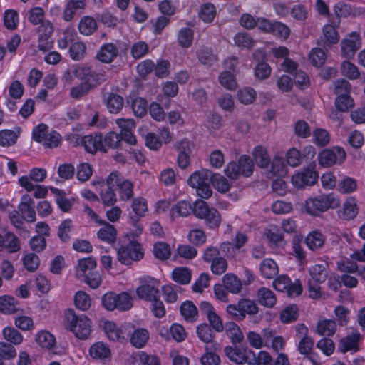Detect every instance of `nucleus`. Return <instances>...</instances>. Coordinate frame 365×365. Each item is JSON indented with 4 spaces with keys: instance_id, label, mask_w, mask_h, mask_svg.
<instances>
[{
    "instance_id": "obj_1",
    "label": "nucleus",
    "mask_w": 365,
    "mask_h": 365,
    "mask_svg": "<svg viewBox=\"0 0 365 365\" xmlns=\"http://www.w3.org/2000/svg\"><path fill=\"white\" fill-rule=\"evenodd\" d=\"M211 177L212 174L208 170H197L189 177L187 184L195 188L197 194L204 199L209 198L212 194L210 182L220 192L225 193L230 190V183L224 176L217 175Z\"/></svg>"
},
{
    "instance_id": "obj_2",
    "label": "nucleus",
    "mask_w": 365,
    "mask_h": 365,
    "mask_svg": "<svg viewBox=\"0 0 365 365\" xmlns=\"http://www.w3.org/2000/svg\"><path fill=\"white\" fill-rule=\"evenodd\" d=\"M64 326L79 339H86L91 333V319L83 314L77 315L71 309L65 310Z\"/></svg>"
},
{
    "instance_id": "obj_3",
    "label": "nucleus",
    "mask_w": 365,
    "mask_h": 365,
    "mask_svg": "<svg viewBox=\"0 0 365 365\" xmlns=\"http://www.w3.org/2000/svg\"><path fill=\"white\" fill-rule=\"evenodd\" d=\"M339 205V200L334 194L321 195L309 197L305 201V211L313 216H318L322 212L330 208H335Z\"/></svg>"
},
{
    "instance_id": "obj_4",
    "label": "nucleus",
    "mask_w": 365,
    "mask_h": 365,
    "mask_svg": "<svg viewBox=\"0 0 365 365\" xmlns=\"http://www.w3.org/2000/svg\"><path fill=\"white\" fill-rule=\"evenodd\" d=\"M192 212L199 219L205 220L207 227L211 230L217 229L221 223V215L217 209L210 207L202 200H197L194 202Z\"/></svg>"
},
{
    "instance_id": "obj_5",
    "label": "nucleus",
    "mask_w": 365,
    "mask_h": 365,
    "mask_svg": "<svg viewBox=\"0 0 365 365\" xmlns=\"http://www.w3.org/2000/svg\"><path fill=\"white\" fill-rule=\"evenodd\" d=\"M226 312L235 321H242L246 315H255L258 313L257 304L248 298H241L237 304H230L227 306Z\"/></svg>"
},
{
    "instance_id": "obj_6",
    "label": "nucleus",
    "mask_w": 365,
    "mask_h": 365,
    "mask_svg": "<svg viewBox=\"0 0 365 365\" xmlns=\"http://www.w3.org/2000/svg\"><path fill=\"white\" fill-rule=\"evenodd\" d=\"M254 164L249 155H242L237 161L230 162L225 168V175L235 180L239 176L250 177L253 173Z\"/></svg>"
},
{
    "instance_id": "obj_7",
    "label": "nucleus",
    "mask_w": 365,
    "mask_h": 365,
    "mask_svg": "<svg viewBox=\"0 0 365 365\" xmlns=\"http://www.w3.org/2000/svg\"><path fill=\"white\" fill-rule=\"evenodd\" d=\"M334 89V93L336 95L334 104L338 110L344 112L354 106V101L350 95L351 86L348 81L337 80Z\"/></svg>"
},
{
    "instance_id": "obj_8",
    "label": "nucleus",
    "mask_w": 365,
    "mask_h": 365,
    "mask_svg": "<svg viewBox=\"0 0 365 365\" xmlns=\"http://www.w3.org/2000/svg\"><path fill=\"white\" fill-rule=\"evenodd\" d=\"M102 304L108 311L118 309L126 311L133 306L132 297L127 292L115 294V292H107L102 297Z\"/></svg>"
},
{
    "instance_id": "obj_9",
    "label": "nucleus",
    "mask_w": 365,
    "mask_h": 365,
    "mask_svg": "<svg viewBox=\"0 0 365 365\" xmlns=\"http://www.w3.org/2000/svg\"><path fill=\"white\" fill-rule=\"evenodd\" d=\"M118 261L125 265H130L133 262L143 259L144 252L142 245L136 240H130L127 245H121L117 252Z\"/></svg>"
},
{
    "instance_id": "obj_10",
    "label": "nucleus",
    "mask_w": 365,
    "mask_h": 365,
    "mask_svg": "<svg viewBox=\"0 0 365 365\" xmlns=\"http://www.w3.org/2000/svg\"><path fill=\"white\" fill-rule=\"evenodd\" d=\"M319 174L316 170L314 162L304 167L301 171L294 173L291 178V182L297 188H304L306 186L314 185L318 180Z\"/></svg>"
},
{
    "instance_id": "obj_11",
    "label": "nucleus",
    "mask_w": 365,
    "mask_h": 365,
    "mask_svg": "<svg viewBox=\"0 0 365 365\" xmlns=\"http://www.w3.org/2000/svg\"><path fill=\"white\" fill-rule=\"evenodd\" d=\"M73 75L83 83L93 88L103 81L104 75L91 66H81L76 67Z\"/></svg>"
},
{
    "instance_id": "obj_12",
    "label": "nucleus",
    "mask_w": 365,
    "mask_h": 365,
    "mask_svg": "<svg viewBox=\"0 0 365 365\" xmlns=\"http://www.w3.org/2000/svg\"><path fill=\"white\" fill-rule=\"evenodd\" d=\"M107 184L118 187L120 199L127 201L133 196V183L129 180H124L118 172H112L107 178Z\"/></svg>"
},
{
    "instance_id": "obj_13",
    "label": "nucleus",
    "mask_w": 365,
    "mask_h": 365,
    "mask_svg": "<svg viewBox=\"0 0 365 365\" xmlns=\"http://www.w3.org/2000/svg\"><path fill=\"white\" fill-rule=\"evenodd\" d=\"M76 138V145L83 146L87 153L94 154L98 151L107 152V149L104 148L103 135L101 133L86 135L81 139L78 136Z\"/></svg>"
},
{
    "instance_id": "obj_14",
    "label": "nucleus",
    "mask_w": 365,
    "mask_h": 365,
    "mask_svg": "<svg viewBox=\"0 0 365 365\" xmlns=\"http://www.w3.org/2000/svg\"><path fill=\"white\" fill-rule=\"evenodd\" d=\"M346 158V153L342 148L336 146L331 149H324L318 155L320 165L330 167L336 163H342Z\"/></svg>"
},
{
    "instance_id": "obj_15",
    "label": "nucleus",
    "mask_w": 365,
    "mask_h": 365,
    "mask_svg": "<svg viewBox=\"0 0 365 365\" xmlns=\"http://www.w3.org/2000/svg\"><path fill=\"white\" fill-rule=\"evenodd\" d=\"M159 286L158 280L154 278L150 279L148 282L142 283L136 289V294L140 299L150 302L160 297Z\"/></svg>"
},
{
    "instance_id": "obj_16",
    "label": "nucleus",
    "mask_w": 365,
    "mask_h": 365,
    "mask_svg": "<svg viewBox=\"0 0 365 365\" xmlns=\"http://www.w3.org/2000/svg\"><path fill=\"white\" fill-rule=\"evenodd\" d=\"M196 333L198 338L205 343V350L218 351L220 349V344L213 341L215 337L213 329L208 324L205 322L200 324L197 327Z\"/></svg>"
},
{
    "instance_id": "obj_17",
    "label": "nucleus",
    "mask_w": 365,
    "mask_h": 365,
    "mask_svg": "<svg viewBox=\"0 0 365 365\" xmlns=\"http://www.w3.org/2000/svg\"><path fill=\"white\" fill-rule=\"evenodd\" d=\"M116 123L120 128L119 136L120 143L123 140L129 145H135L136 138L132 130L135 128V124L131 119H118Z\"/></svg>"
},
{
    "instance_id": "obj_18",
    "label": "nucleus",
    "mask_w": 365,
    "mask_h": 365,
    "mask_svg": "<svg viewBox=\"0 0 365 365\" xmlns=\"http://www.w3.org/2000/svg\"><path fill=\"white\" fill-rule=\"evenodd\" d=\"M360 35L356 32H352L349 38L343 39L341 43V53L346 58L354 56L357 50L360 48Z\"/></svg>"
},
{
    "instance_id": "obj_19",
    "label": "nucleus",
    "mask_w": 365,
    "mask_h": 365,
    "mask_svg": "<svg viewBox=\"0 0 365 365\" xmlns=\"http://www.w3.org/2000/svg\"><path fill=\"white\" fill-rule=\"evenodd\" d=\"M86 6V0H68L63 9V19L66 22H71L74 19L77 12L84 10Z\"/></svg>"
},
{
    "instance_id": "obj_20",
    "label": "nucleus",
    "mask_w": 365,
    "mask_h": 365,
    "mask_svg": "<svg viewBox=\"0 0 365 365\" xmlns=\"http://www.w3.org/2000/svg\"><path fill=\"white\" fill-rule=\"evenodd\" d=\"M128 103L130 105L132 110L136 117L145 116L148 110V103L145 98L136 95H130L127 99Z\"/></svg>"
},
{
    "instance_id": "obj_21",
    "label": "nucleus",
    "mask_w": 365,
    "mask_h": 365,
    "mask_svg": "<svg viewBox=\"0 0 365 365\" xmlns=\"http://www.w3.org/2000/svg\"><path fill=\"white\" fill-rule=\"evenodd\" d=\"M226 355L233 361L238 364H244L245 363L249 364V361L251 359L250 357L252 354L249 353V351L246 349H241L238 347H232L227 346L225 349Z\"/></svg>"
},
{
    "instance_id": "obj_22",
    "label": "nucleus",
    "mask_w": 365,
    "mask_h": 365,
    "mask_svg": "<svg viewBox=\"0 0 365 365\" xmlns=\"http://www.w3.org/2000/svg\"><path fill=\"white\" fill-rule=\"evenodd\" d=\"M118 49L113 43L103 44L97 54V58L105 63L112 62L118 56Z\"/></svg>"
},
{
    "instance_id": "obj_23",
    "label": "nucleus",
    "mask_w": 365,
    "mask_h": 365,
    "mask_svg": "<svg viewBox=\"0 0 365 365\" xmlns=\"http://www.w3.org/2000/svg\"><path fill=\"white\" fill-rule=\"evenodd\" d=\"M89 354L93 359L104 360L110 359L111 352L109 346L106 344L102 341H98L91 346Z\"/></svg>"
},
{
    "instance_id": "obj_24",
    "label": "nucleus",
    "mask_w": 365,
    "mask_h": 365,
    "mask_svg": "<svg viewBox=\"0 0 365 365\" xmlns=\"http://www.w3.org/2000/svg\"><path fill=\"white\" fill-rule=\"evenodd\" d=\"M51 192L55 195L58 208L63 212H69L73 206V198L66 197V192L63 190L53 187Z\"/></svg>"
},
{
    "instance_id": "obj_25",
    "label": "nucleus",
    "mask_w": 365,
    "mask_h": 365,
    "mask_svg": "<svg viewBox=\"0 0 365 365\" xmlns=\"http://www.w3.org/2000/svg\"><path fill=\"white\" fill-rule=\"evenodd\" d=\"M180 312L186 322H194L198 319V309L192 301L186 300L182 302L180 307Z\"/></svg>"
},
{
    "instance_id": "obj_26",
    "label": "nucleus",
    "mask_w": 365,
    "mask_h": 365,
    "mask_svg": "<svg viewBox=\"0 0 365 365\" xmlns=\"http://www.w3.org/2000/svg\"><path fill=\"white\" fill-rule=\"evenodd\" d=\"M257 296L259 303L265 307L272 308L277 303L275 294L269 288H259L257 291Z\"/></svg>"
},
{
    "instance_id": "obj_27",
    "label": "nucleus",
    "mask_w": 365,
    "mask_h": 365,
    "mask_svg": "<svg viewBox=\"0 0 365 365\" xmlns=\"http://www.w3.org/2000/svg\"><path fill=\"white\" fill-rule=\"evenodd\" d=\"M222 282L225 289L232 294H238L242 289V282L235 274H225L222 278Z\"/></svg>"
},
{
    "instance_id": "obj_28",
    "label": "nucleus",
    "mask_w": 365,
    "mask_h": 365,
    "mask_svg": "<svg viewBox=\"0 0 365 365\" xmlns=\"http://www.w3.org/2000/svg\"><path fill=\"white\" fill-rule=\"evenodd\" d=\"M252 157L259 168H265L270 164V157L268 151L262 145H257L253 148Z\"/></svg>"
},
{
    "instance_id": "obj_29",
    "label": "nucleus",
    "mask_w": 365,
    "mask_h": 365,
    "mask_svg": "<svg viewBox=\"0 0 365 365\" xmlns=\"http://www.w3.org/2000/svg\"><path fill=\"white\" fill-rule=\"evenodd\" d=\"M21 132L20 127H16V130L10 129L0 130V145L4 147L14 145L17 142Z\"/></svg>"
},
{
    "instance_id": "obj_30",
    "label": "nucleus",
    "mask_w": 365,
    "mask_h": 365,
    "mask_svg": "<svg viewBox=\"0 0 365 365\" xmlns=\"http://www.w3.org/2000/svg\"><path fill=\"white\" fill-rule=\"evenodd\" d=\"M17 299L11 295L5 294L0 297V312L10 314L19 310Z\"/></svg>"
},
{
    "instance_id": "obj_31",
    "label": "nucleus",
    "mask_w": 365,
    "mask_h": 365,
    "mask_svg": "<svg viewBox=\"0 0 365 365\" xmlns=\"http://www.w3.org/2000/svg\"><path fill=\"white\" fill-rule=\"evenodd\" d=\"M98 26L96 19L91 16H83L78 23L79 33L83 36H90L97 30Z\"/></svg>"
},
{
    "instance_id": "obj_32",
    "label": "nucleus",
    "mask_w": 365,
    "mask_h": 365,
    "mask_svg": "<svg viewBox=\"0 0 365 365\" xmlns=\"http://www.w3.org/2000/svg\"><path fill=\"white\" fill-rule=\"evenodd\" d=\"M259 270L264 278L271 279L278 274V266L274 260L266 258L261 262Z\"/></svg>"
},
{
    "instance_id": "obj_33",
    "label": "nucleus",
    "mask_w": 365,
    "mask_h": 365,
    "mask_svg": "<svg viewBox=\"0 0 365 365\" xmlns=\"http://www.w3.org/2000/svg\"><path fill=\"white\" fill-rule=\"evenodd\" d=\"M149 337V331L146 329L138 328L131 334L130 341L132 346L140 349L145 346Z\"/></svg>"
},
{
    "instance_id": "obj_34",
    "label": "nucleus",
    "mask_w": 365,
    "mask_h": 365,
    "mask_svg": "<svg viewBox=\"0 0 365 365\" xmlns=\"http://www.w3.org/2000/svg\"><path fill=\"white\" fill-rule=\"evenodd\" d=\"M103 227L97 232L98 237L106 242L112 243L115 241L117 231L114 225L106 222L104 220Z\"/></svg>"
},
{
    "instance_id": "obj_35",
    "label": "nucleus",
    "mask_w": 365,
    "mask_h": 365,
    "mask_svg": "<svg viewBox=\"0 0 365 365\" xmlns=\"http://www.w3.org/2000/svg\"><path fill=\"white\" fill-rule=\"evenodd\" d=\"M19 211L24 220L28 222L36 221V211L33 200H29L28 202H21L19 205Z\"/></svg>"
},
{
    "instance_id": "obj_36",
    "label": "nucleus",
    "mask_w": 365,
    "mask_h": 365,
    "mask_svg": "<svg viewBox=\"0 0 365 365\" xmlns=\"http://www.w3.org/2000/svg\"><path fill=\"white\" fill-rule=\"evenodd\" d=\"M360 334L359 333L346 336L340 340V349L342 352L352 351L356 352L359 350Z\"/></svg>"
},
{
    "instance_id": "obj_37",
    "label": "nucleus",
    "mask_w": 365,
    "mask_h": 365,
    "mask_svg": "<svg viewBox=\"0 0 365 365\" xmlns=\"http://www.w3.org/2000/svg\"><path fill=\"white\" fill-rule=\"evenodd\" d=\"M197 58L200 63L211 66L218 61L217 55L214 53L212 48L202 47L197 51Z\"/></svg>"
},
{
    "instance_id": "obj_38",
    "label": "nucleus",
    "mask_w": 365,
    "mask_h": 365,
    "mask_svg": "<svg viewBox=\"0 0 365 365\" xmlns=\"http://www.w3.org/2000/svg\"><path fill=\"white\" fill-rule=\"evenodd\" d=\"M324 241L325 237L323 234L317 230L309 232L304 239L305 244L312 251L322 247Z\"/></svg>"
},
{
    "instance_id": "obj_39",
    "label": "nucleus",
    "mask_w": 365,
    "mask_h": 365,
    "mask_svg": "<svg viewBox=\"0 0 365 365\" xmlns=\"http://www.w3.org/2000/svg\"><path fill=\"white\" fill-rule=\"evenodd\" d=\"M194 31L191 28L182 27L179 29L177 34V41L182 48H190L193 42Z\"/></svg>"
},
{
    "instance_id": "obj_40",
    "label": "nucleus",
    "mask_w": 365,
    "mask_h": 365,
    "mask_svg": "<svg viewBox=\"0 0 365 365\" xmlns=\"http://www.w3.org/2000/svg\"><path fill=\"white\" fill-rule=\"evenodd\" d=\"M123 105L124 99L121 96L114 93L108 94L106 99V107L110 113H118L123 108Z\"/></svg>"
},
{
    "instance_id": "obj_41",
    "label": "nucleus",
    "mask_w": 365,
    "mask_h": 365,
    "mask_svg": "<svg viewBox=\"0 0 365 365\" xmlns=\"http://www.w3.org/2000/svg\"><path fill=\"white\" fill-rule=\"evenodd\" d=\"M178 148L179 150V154L178 156V165L182 168L185 169L190 165V149L189 147L188 141H181Z\"/></svg>"
},
{
    "instance_id": "obj_42",
    "label": "nucleus",
    "mask_w": 365,
    "mask_h": 365,
    "mask_svg": "<svg viewBox=\"0 0 365 365\" xmlns=\"http://www.w3.org/2000/svg\"><path fill=\"white\" fill-rule=\"evenodd\" d=\"M36 341L41 347L46 349H51L56 345L55 336L46 330H41L37 333Z\"/></svg>"
},
{
    "instance_id": "obj_43",
    "label": "nucleus",
    "mask_w": 365,
    "mask_h": 365,
    "mask_svg": "<svg viewBox=\"0 0 365 365\" xmlns=\"http://www.w3.org/2000/svg\"><path fill=\"white\" fill-rule=\"evenodd\" d=\"M336 329V324L333 319H324L317 324V331L321 336H331Z\"/></svg>"
},
{
    "instance_id": "obj_44",
    "label": "nucleus",
    "mask_w": 365,
    "mask_h": 365,
    "mask_svg": "<svg viewBox=\"0 0 365 365\" xmlns=\"http://www.w3.org/2000/svg\"><path fill=\"white\" fill-rule=\"evenodd\" d=\"M299 317L298 307L296 304H290L284 307L279 314V319L283 324L295 322Z\"/></svg>"
},
{
    "instance_id": "obj_45",
    "label": "nucleus",
    "mask_w": 365,
    "mask_h": 365,
    "mask_svg": "<svg viewBox=\"0 0 365 365\" xmlns=\"http://www.w3.org/2000/svg\"><path fill=\"white\" fill-rule=\"evenodd\" d=\"M103 330L109 340L113 341H120L122 336L123 331L115 323L111 321H106L103 324Z\"/></svg>"
},
{
    "instance_id": "obj_46",
    "label": "nucleus",
    "mask_w": 365,
    "mask_h": 365,
    "mask_svg": "<svg viewBox=\"0 0 365 365\" xmlns=\"http://www.w3.org/2000/svg\"><path fill=\"white\" fill-rule=\"evenodd\" d=\"M132 211L134 213V217L140 218L144 217L148 212V202L143 197H134L131 202Z\"/></svg>"
},
{
    "instance_id": "obj_47",
    "label": "nucleus",
    "mask_w": 365,
    "mask_h": 365,
    "mask_svg": "<svg viewBox=\"0 0 365 365\" xmlns=\"http://www.w3.org/2000/svg\"><path fill=\"white\" fill-rule=\"evenodd\" d=\"M192 273L187 267H176L172 272V279L180 284H187L190 282Z\"/></svg>"
},
{
    "instance_id": "obj_48",
    "label": "nucleus",
    "mask_w": 365,
    "mask_h": 365,
    "mask_svg": "<svg viewBox=\"0 0 365 365\" xmlns=\"http://www.w3.org/2000/svg\"><path fill=\"white\" fill-rule=\"evenodd\" d=\"M309 273L312 277V281L322 284L324 282L327 278V271L324 264H314L309 269Z\"/></svg>"
},
{
    "instance_id": "obj_49",
    "label": "nucleus",
    "mask_w": 365,
    "mask_h": 365,
    "mask_svg": "<svg viewBox=\"0 0 365 365\" xmlns=\"http://www.w3.org/2000/svg\"><path fill=\"white\" fill-rule=\"evenodd\" d=\"M272 29L270 34L282 41L287 40L290 34V29L281 21H273Z\"/></svg>"
},
{
    "instance_id": "obj_50",
    "label": "nucleus",
    "mask_w": 365,
    "mask_h": 365,
    "mask_svg": "<svg viewBox=\"0 0 365 365\" xmlns=\"http://www.w3.org/2000/svg\"><path fill=\"white\" fill-rule=\"evenodd\" d=\"M153 255L155 258L166 260L171 255V248L169 244L164 242H156L153 245Z\"/></svg>"
},
{
    "instance_id": "obj_51",
    "label": "nucleus",
    "mask_w": 365,
    "mask_h": 365,
    "mask_svg": "<svg viewBox=\"0 0 365 365\" xmlns=\"http://www.w3.org/2000/svg\"><path fill=\"white\" fill-rule=\"evenodd\" d=\"M249 353L252 354L249 365H274L272 356L265 351H259L257 356H255V353L251 351H249Z\"/></svg>"
},
{
    "instance_id": "obj_52",
    "label": "nucleus",
    "mask_w": 365,
    "mask_h": 365,
    "mask_svg": "<svg viewBox=\"0 0 365 365\" xmlns=\"http://www.w3.org/2000/svg\"><path fill=\"white\" fill-rule=\"evenodd\" d=\"M257 97V93L252 87H245L237 91V100L245 104L248 105L255 101Z\"/></svg>"
},
{
    "instance_id": "obj_53",
    "label": "nucleus",
    "mask_w": 365,
    "mask_h": 365,
    "mask_svg": "<svg viewBox=\"0 0 365 365\" xmlns=\"http://www.w3.org/2000/svg\"><path fill=\"white\" fill-rule=\"evenodd\" d=\"M130 56L135 60L143 58L149 52V46L143 41L135 42L130 47Z\"/></svg>"
},
{
    "instance_id": "obj_54",
    "label": "nucleus",
    "mask_w": 365,
    "mask_h": 365,
    "mask_svg": "<svg viewBox=\"0 0 365 365\" xmlns=\"http://www.w3.org/2000/svg\"><path fill=\"white\" fill-rule=\"evenodd\" d=\"M74 304L81 311L88 310L91 305L90 296L83 291H78L74 295Z\"/></svg>"
},
{
    "instance_id": "obj_55",
    "label": "nucleus",
    "mask_w": 365,
    "mask_h": 365,
    "mask_svg": "<svg viewBox=\"0 0 365 365\" xmlns=\"http://www.w3.org/2000/svg\"><path fill=\"white\" fill-rule=\"evenodd\" d=\"M270 173L274 176L283 177L287 173L285 160L282 157L274 156L270 161Z\"/></svg>"
},
{
    "instance_id": "obj_56",
    "label": "nucleus",
    "mask_w": 365,
    "mask_h": 365,
    "mask_svg": "<svg viewBox=\"0 0 365 365\" xmlns=\"http://www.w3.org/2000/svg\"><path fill=\"white\" fill-rule=\"evenodd\" d=\"M358 207L356 200L350 197L346 200L343 205L342 215L345 220H352L358 214Z\"/></svg>"
},
{
    "instance_id": "obj_57",
    "label": "nucleus",
    "mask_w": 365,
    "mask_h": 365,
    "mask_svg": "<svg viewBox=\"0 0 365 365\" xmlns=\"http://www.w3.org/2000/svg\"><path fill=\"white\" fill-rule=\"evenodd\" d=\"M101 198L103 205L113 206L116 202L117 198L114 190L113 185H108L106 187L101 191Z\"/></svg>"
},
{
    "instance_id": "obj_58",
    "label": "nucleus",
    "mask_w": 365,
    "mask_h": 365,
    "mask_svg": "<svg viewBox=\"0 0 365 365\" xmlns=\"http://www.w3.org/2000/svg\"><path fill=\"white\" fill-rule=\"evenodd\" d=\"M235 44L242 48L250 49L253 47L255 42L253 38L246 32H238L233 38Z\"/></svg>"
},
{
    "instance_id": "obj_59",
    "label": "nucleus",
    "mask_w": 365,
    "mask_h": 365,
    "mask_svg": "<svg viewBox=\"0 0 365 365\" xmlns=\"http://www.w3.org/2000/svg\"><path fill=\"white\" fill-rule=\"evenodd\" d=\"M216 15V9L212 3L204 4L200 10L199 17L205 23L212 22Z\"/></svg>"
},
{
    "instance_id": "obj_60",
    "label": "nucleus",
    "mask_w": 365,
    "mask_h": 365,
    "mask_svg": "<svg viewBox=\"0 0 365 365\" xmlns=\"http://www.w3.org/2000/svg\"><path fill=\"white\" fill-rule=\"evenodd\" d=\"M93 173V168L88 163H81L76 167V178L81 182L88 181Z\"/></svg>"
},
{
    "instance_id": "obj_61",
    "label": "nucleus",
    "mask_w": 365,
    "mask_h": 365,
    "mask_svg": "<svg viewBox=\"0 0 365 365\" xmlns=\"http://www.w3.org/2000/svg\"><path fill=\"white\" fill-rule=\"evenodd\" d=\"M3 21L7 29L14 30L19 24V14L14 9H7L4 11Z\"/></svg>"
},
{
    "instance_id": "obj_62",
    "label": "nucleus",
    "mask_w": 365,
    "mask_h": 365,
    "mask_svg": "<svg viewBox=\"0 0 365 365\" xmlns=\"http://www.w3.org/2000/svg\"><path fill=\"white\" fill-rule=\"evenodd\" d=\"M2 334L6 341L15 345L20 344L23 341L21 334L14 327H5L2 331Z\"/></svg>"
},
{
    "instance_id": "obj_63",
    "label": "nucleus",
    "mask_w": 365,
    "mask_h": 365,
    "mask_svg": "<svg viewBox=\"0 0 365 365\" xmlns=\"http://www.w3.org/2000/svg\"><path fill=\"white\" fill-rule=\"evenodd\" d=\"M219 82L225 88L233 91L237 88L235 77L230 71H224L219 76Z\"/></svg>"
},
{
    "instance_id": "obj_64",
    "label": "nucleus",
    "mask_w": 365,
    "mask_h": 365,
    "mask_svg": "<svg viewBox=\"0 0 365 365\" xmlns=\"http://www.w3.org/2000/svg\"><path fill=\"white\" fill-rule=\"evenodd\" d=\"M155 69V63L151 59H145L139 62L136 66V71L142 78H145L151 74Z\"/></svg>"
}]
</instances>
